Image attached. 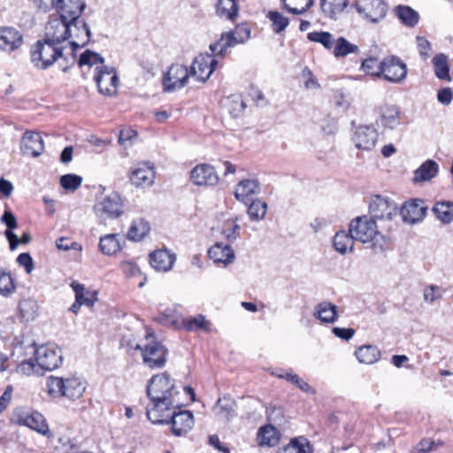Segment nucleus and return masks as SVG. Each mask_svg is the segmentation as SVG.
<instances>
[{"label": "nucleus", "mask_w": 453, "mask_h": 453, "mask_svg": "<svg viewBox=\"0 0 453 453\" xmlns=\"http://www.w3.org/2000/svg\"><path fill=\"white\" fill-rule=\"evenodd\" d=\"M398 211L395 201L380 195L373 196L369 204L370 218L375 221L378 219L386 223L385 226H381V228H386L388 231L394 228L392 222L397 217Z\"/></svg>", "instance_id": "f257e3e1"}, {"label": "nucleus", "mask_w": 453, "mask_h": 453, "mask_svg": "<svg viewBox=\"0 0 453 453\" xmlns=\"http://www.w3.org/2000/svg\"><path fill=\"white\" fill-rule=\"evenodd\" d=\"M48 392L52 396H65L70 400L79 399L86 387L78 378H60L50 376L47 380Z\"/></svg>", "instance_id": "f03ea898"}, {"label": "nucleus", "mask_w": 453, "mask_h": 453, "mask_svg": "<svg viewBox=\"0 0 453 453\" xmlns=\"http://www.w3.org/2000/svg\"><path fill=\"white\" fill-rule=\"evenodd\" d=\"M59 45L54 42L48 41L45 37L36 42L31 50V61L34 65L42 70H46L58 61L60 55Z\"/></svg>", "instance_id": "7ed1b4c3"}, {"label": "nucleus", "mask_w": 453, "mask_h": 453, "mask_svg": "<svg viewBox=\"0 0 453 453\" xmlns=\"http://www.w3.org/2000/svg\"><path fill=\"white\" fill-rule=\"evenodd\" d=\"M150 403L146 407V415L152 424H169V418L179 404L175 398L150 399Z\"/></svg>", "instance_id": "20e7f679"}, {"label": "nucleus", "mask_w": 453, "mask_h": 453, "mask_svg": "<svg viewBox=\"0 0 453 453\" xmlns=\"http://www.w3.org/2000/svg\"><path fill=\"white\" fill-rule=\"evenodd\" d=\"M250 36V29L246 25L237 26L234 31L222 34L220 39L210 45L216 56H225L228 48L245 42Z\"/></svg>", "instance_id": "39448f33"}, {"label": "nucleus", "mask_w": 453, "mask_h": 453, "mask_svg": "<svg viewBox=\"0 0 453 453\" xmlns=\"http://www.w3.org/2000/svg\"><path fill=\"white\" fill-rule=\"evenodd\" d=\"M146 391L149 399L155 400H158L159 397L175 398L179 395V391L167 372L152 376Z\"/></svg>", "instance_id": "423d86ee"}, {"label": "nucleus", "mask_w": 453, "mask_h": 453, "mask_svg": "<svg viewBox=\"0 0 453 453\" xmlns=\"http://www.w3.org/2000/svg\"><path fill=\"white\" fill-rule=\"evenodd\" d=\"M349 232L356 241L363 243L372 242L380 234L375 220L368 216H359L353 219L349 223Z\"/></svg>", "instance_id": "0eeeda50"}, {"label": "nucleus", "mask_w": 453, "mask_h": 453, "mask_svg": "<svg viewBox=\"0 0 453 453\" xmlns=\"http://www.w3.org/2000/svg\"><path fill=\"white\" fill-rule=\"evenodd\" d=\"M134 349H140L142 351L143 363L150 369L161 368L166 363L168 350L157 341H152L144 347L136 344Z\"/></svg>", "instance_id": "6e6552de"}, {"label": "nucleus", "mask_w": 453, "mask_h": 453, "mask_svg": "<svg viewBox=\"0 0 453 453\" xmlns=\"http://www.w3.org/2000/svg\"><path fill=\"white\" fill-rule=\"evenodd\" d=\"M72 25L69 20L58 15H51L45 26L44 37L59 45L70 39Z\"/></svg>", "instance_id": "1a4fd4ad"}, {"label": "nucleus", "mask_w": 453, "mask_h": 453, "mask_svg": "<svg viewBox=\"0 0 453 453\" xmlns=\"http://www.w3.org/2000/svg\"><path fill=\"white\" fill-rule=\"evenodd\" d=\"M35 361L42 371H52L58 368L63 361L61 349L52 344L42 345L35 349Z\"/></svg>", "instance_id": "9d476101"}, {"label": "nucleus", "mask_w": 453, "mask_h": 453, "mask_svg": "<svg viewBox=\"0 0 453 453\" xmlns=\"http://www.w3.org/2000/svg\"><path fill=\"white\" fill-rule=\"evenodd\" d=\"M190 73L186 65H172L163 77V88L165 92H173L185 87Z\"/></svg>", "instance_id": "9b49d317"}, {"label": "nucleus", "mask_w": 453, "mask_h": 453, "mask_svg": "<svg viewBox=\"0 0 453 453\" xmlns=\"http://www.w3.org/2000/svg\"><path fill=\"white\" fill-rule=\"evenodd\" d=\"M95 214L101 219H115L123 214V204L118 194H111L94 205Z\"/></svg>", "instance_id": "f8f14e48"}, {"label": "nucleus", "mask_w": 453, "mask_h": 453, "mask_svg": "<svg viewBox=\"0 0 453 453\" xmlns=\"http://www.w3.org/2000/svg\"><path fill=\"white\" fill-rule=\"evenodd\" d=\"M379 70L382 71L381 75H383L385 80L394 83L402 81L407 75V66L405 63L396 56L385 58L381 61V66Z\"/></svg>", "instance_id": "ddd939ff"}, {"label": "nucleus", "mask_w": 453, "mask_h": 453, "mask_svg": "<svg viewBox=\"0 0 453 453\" xmlns=\"http://www.w3.org/2000/svg\"><path fill=\"white\" fill-rule=\"evenodd\" d=\"M357 12L372 23L385 18L388 5L383 0H360L355 4Z\"/></svg>", "instance_id": "4468645a"}, {"label": "nucleus", "mask_w": 453, "mask_h": 453, "mask_svg": "<svg viewBox=\"0 0 453 453\" xmlns=\"http://www.w3.org/2000/svg\"><path fill=\"white\" fill-rule=\"evenodd\" d=\"M96 73L94 80L98 88V91L106 96L113 95L116 92L119 82V78L114 68L102 65L96 67Z\"/></svg>", "instance_id": "2eb2a0df"}, {"label": "nucleus", "mask_w": 453, "mask_h": 453, "mask_svg": "<svg viewBox=\"0 0 453 453\" xmlns=\"http://www.w3.org/2000/svg\"><path fill=\"white\" fill-rule=\"evenodd\" d=\"M427 211V206L422 199L415 198L405 202L399 213L403 222L416 224L424 219Z\"/></svg>", "instance_id": "dca6fc26"}, {"label": "nucleus", "mask_w": 453, "mask_h": 453, "mask_svg": "<svg viewBox=\"0 0 453 453\" xmlns=\"http://www.w3.org/2000/svg\"><path fill=\"white\" fill-rule=\"evenodd\" d=\"M190 180L196 186H215L219 178L214 166L200 164L191 170Z\"/></svg>", "instance_id": "f3484780"}, {"label": "nucleus", "mask_w": 453, "mask_h": 453, "mask_svg": "<svg viewBox=\"0 0 453 453\" xmlns=\"http://www.w3.org/2000/svg\"><path fill=\"white\" fill-rule=\"evenodd\" d=\"M378 135L377 129L372 126H360L356 129L352 141L357 149L371 150L376 145Z\"/></svg>", "instance_id": "a211bd4d"}, {"label": "nucleus", "mask_w": 453, "mask_h": 453, "mask_svg": "<svg viewBox=\"0 0 453 453\" xmlns=\"http://www.w3.org/2000/svg\"><path fill=\"white\" fill-rule=\"evenodd\" d=\"M85 7L83 0H58L56 3L58 16L78 24L81 23L80 17Z\"/></svg>", "instance_id": "6ab92c4d"}, {"label": "nucleus", "mask_w": 453, "mask_h": 453, "mask_svg": "<svg viewBox=\"0 0 453 453\" xmlns=\"http://www.w3.org/2000/svg\"><path fill=\"white\" fill-rule=\"evenodd\" d=\"M44 150V143L41 134L34 131H26L20 141V150L24 155L33 157H39Z\"/></svg>", "instance_id": "aec40b11"}, {"label": "nucleus", "mask_w": 453, "mask_h": 453, "mask_svg": "<svg viewBox=\"0 0 453 453\" xmlns=\"http://www.w3.org/2000/svg\"><path fill=\"white\" fill-rule=\"evenodd\" d=\"M169 423L172 424V433L176 436H182L186 434L194 426V416L189 411L175 410L173 411L169 418Z\"/></svg>", "instance_id": "412c9836"}, {"label": "nucleus", "mask_w": 453, "mask_h": 453, "mask_svg": "<svg viewBox=\"0 0 453 453\" xmlns=\"http://www.w3.org/2000/svg\"><path fill=\"white\" fill-rule=\"evenodd\" d=\"M211 55L200 54L192 62L190 67V76L194 77L196 81L205 82L212 74L211 65Z\"/></svg>", "instance_id": "4be33fe9"}, {"label": "nucleus", "mask_w": 453, "mask_h": 453, "mask_svg": "<svg viewBox=\"0 0 453 453\" xmlns=\"http://www.w3.org/2000/svg\"><path fill=\"white\" fill-rule=\"evenodd\" d=\"M130 180L136 187L151 186L155 180V171L153 166H150L146 163L140 165L132 171Z\"/></svg>", "instance_id": "5701e85b"}, {"label": "nucleus", "mask_w": 453, "mask_h": 453, "mask_svg": "<svg viewBox=\"0 0 453 453\" xmlns=\"http://www.w3.org/2000/svg\"><path fill=\"white\" fill-rule=\"evenodd\" d=\"M0 40L4 42V50L13 51L19 49L23 43V35L12 27H0Z\"/></svg>", "instance_id": "b1692460"}, {"label": "nucleus", "mask_w": 453, "mask_h": 453, "mask_svg": "<svg viewBox=\"0 0 453 453\" xmlns=\"http://www.w3.org/2000/svg\"><path fill=\"white\" fill-rule=\"evenodd\" d=\"M176 257L165 250H158L150 255V264L157 271L167 272L172 269Z\"/></svg>", "instance_id": "393cba45"}, {"label": "nucleus", "mask_w": 453, "mask_h": 453, "mask_svg": "<svg viewBox=\"0 0 453 453\" xmlns=\"http://www.w3.org/2000/svg\"><path fill=\"white\" fill-rule=\"evenodd\" d=\"M208 255L215 263H222L225 265L233 263L235 255L234 250L228 244L216 243L209 250Z\"/></svg>", "instance_id": "a878e982"}, {"label": "nucleus", "mask_w": 453, "mask_h": 453, "mask_svg": "<svg viewBox=\"0 0 453 453\" xmlns=\"http://www.w3.org/2000/svg\"><path fill=\"white\" fill-rule=\"evenodd\" d=\"M260 192V183L257 179L241 180L235 187L234 196L238 201L246 203L250 196Z\"/></svg>", "instance_id": "bb28decb"}, {"label": "nucleus", "mask_w": 453, "mask_h": 453, "mask_svg": "<svg viewBox=\"0 0 453 453\" xmlns=\"http://www.w3.org/2000/svg\"><path fill=\"white\" fill-rule=\"evenodd\" d=\"M68 43L70 45L69 51L66 52L65 50H67V47L62 45L60 49V55L57 61L59 68H61L65 73L76 63V51L79 49V42L70 41Z\"/></svg>", "instance_id": "cd10ccee"}, {"label": "nucleus", "mask_w": 453, "mask_h": 453, "mask_svg": "<svg viewBox=\"0 0 453 453\" xmlns=\"http://www.w3.org/2000/svg\"><path fill=\"white\" fill-rule=\"evenodd\" d=\"M213 411L219 418L229 421L236 415V403L230 397H220L218 399Z\"/></svg>", "instance_id": "c85d7f7f"}, {"label": "nucleus", "mask_w": 453, "mask_h": 453, "mask_svg": "<svg viewBox=\"0 0 453 453\" xmlns=\"http://www.w3.org/2000/svg\"><path fill=\"white\" fill-rule=\"evenodd\" d=\"M313 316L322 323H334L338 319L337 306L330 302H322L315 307Z\"/></svg>", "instance_id": "c756f323"}, {"label": "nucleus", "mask_w": 453, "mask_h": 453, "mask_svg": "<svg viewBox=\"0 0 453 453\" xmlns=\"http://www.w3.org/2000/svg\"><path fill=\"white\" fill-rule=\"evenodd\" d=\"M438 173L439 165L434 160L427 159L415 170L413 180L417 183L428 181L436 177Z\"/></svg>", "instance_id": "7c9ffc66"}, {"label": "nucleus", "mask_w": 453, "mask_h": 453, "mask_svg": "<svg viewBox=\"0 0 453 453\" xmlns=\"http://www.w3.org/2000/svg\"><path fill=\"white\" fill-rule=\"evenodd\" d=\"M19 423L42 434L48 430L44 417L38 411H31L24 414L19 418Z\"/></svg>", "instance_id": "2f4dec72"}, {"label": "nucleus", "mask_w": 453, "mask_h": 453, "mask_svg": "<svg viewBox=\"0 0 453 453\" xmlns=\"http://www.w3.org/2000/svg\"><path fill=\"white\" fill-rule=\"evenodd\" d=\"M80 21L81 23H77L72 20H69V25H72V31L70 35V38H73V41L81 40V43H79V49L85 47L90 41L91 38V31L88 24L80 18Z\"/></svg>", "instance_id": "473e14b6"}, {"label": "nucleus", "mask_w": 453, "mask_h": 453, "mask_svg": "<svg viewBox=\"0 0 453 453\" xmlns=\"http://www.w3.org/2000/svg\"><path fill=\"white\" fill-rule=\"evenodd\" d=\"M73 292L75 293V300L78 301L79 297L81 304L92 307L97 301V292L91 291L85 288V286L76 280H73L70 284Z\"/></svg>", "instance_id": "72a5a7b5"}, {"label": "nucleus", "mask_w": 453, "mask_h": 453, "mask_svg": "<svg viewBox=\"0 0 453 453\" xmlns=\"http://www.w3.org/2000/svg\"><path fill=\"white\" fill-rule=\"evenodd\" d=\"M150 231V223L142 218H138L132 221L127 237L131 241L139 242L147 236Z\"/></svg>", "instance_id": "f704fd0d"}, {"label": "nucleus", "mask_w": 453, "mask_h": 453, "mask_svg": "<svg viewBox=\"0 0 453 453\" xmlns=\"http://www.w3.org/2000/svg\"><path fill=\"white\" fill-rule=\"evenodd\" d=\"M356 240L352 237L349 232L339 231L337 232L333 240V245L336 251L341 254H346L348 251L353 250L354 242Z\"/></svg>", "instance_id": "c9c22d12"}, {"label": "nucleus", "mask_w": 453, "mask_h": 453, "mask_svg": "<svg viewBox=\"0 0 453 453\" xmlns=\"http://www.w3.org/2000/svg\"><path fill=\"white\" fill-rule=\"evenodd\" d=\"M117 234H109L100 238L99 250L107 256L116 254L121 250V242Z\"/></svg>", "instance_id": "e433bc0d"}, {"label": "nucleus", "mask_w": 453, "mask_h": 453, "mask_svg": "<svg viewBox=\"0 0 453 453\" xmlns=\"http://www.w3.org/2000/svg\"><path fill=\"white\" fill-rule=\"evenodd\" d=\"M355 355L360 363L372 365L380 359V351L376 346L365 345L358 348Z\"/></svg>", "instance_id": "4c0bfd02"}, {"label": "nucleus", "mask_w": 453, "mask_h": 453, "mask_svg": "<svg viewBox=\"0 0 453 453\" xmlns=\"http://www.w3.org/2000/svg\"><path fill=\"white\" fill-rule=\"evenodd\" d=\"M395 14L401 22L409 27H414L419 19L418 12L406 5H398L395 7Z\"/></svg>", "instance_id": "58836bf2"}, {"label": "nucleus", "mask_w": 453, "mask_h": 453, "mask_svg": "<svg viewBox=\"0 0 453 453\" xmlns=\"http://www.w3.org/2000/svg\"><path fill=\"white\" fill-rule=\"evenodd\" d=\"M348 4L349 0H320L322 12L331 19H336V16L342 13Z\"/></svg>", "instance_id": "ea45409f"}, {"label": "nucleus", "mask_w": 453, "mask_h": 453, "mask_svg": "<svg viewBox=\"0 0 453 453\" xmlns=\"http://www.w3.org/2000/svg\"><path fill=\"white\" fill-rule=\"evenodd\" d=\"M435 217L443 224H449L453 221V202H437L433 207Z\"/></svg>", "instance_id": "a19ab883"}, {"label": "nucleus", "mask_w": 453, "mask_h": 453, "mask_svg": "<svg viewBox=\"0 0 453 453\" xmlns=\"http://www.w3.org/2000/svg\"><path fill=\"white\" fill-rule=\"evenodd\" d=\"M216 8L217 14L226 19L234 20L238 14L237 0H218Z\"/></svg>", "instance_id": "79ce46f5"}, {"label": "nucleus", "mask_w": 453, "mask_h": 453, "mask_svg": "<svg viewBox=\"0 0 453 453\" xmlns=\"http://www.w3.org/2000/svg\"><path fill=\"white\" fill-rule=\"evenodd\" d=\"M433 65L435 76L440 80L451 81L448 57L443 53L436 54L433 58Z\"/></svg>", "instance_id": "37998d69"}, {"label": "nucleus", "mask_w": 453, "mask_h": 453, "mask_svg": "<svg viewBox=\"0 0 453 453\" xmlns=\"http://www.w3.org/2000/svg\"><path fill=\"white\" fill-rule=\"evenodd\" d=\"M17 289L15 279L10 272L0 268V295L8 297Z\"/></svg>", "instance_id": "c03bdc74"}, {"label": "nucleus", "mask_w": 453, "mask_h": 453, "mask_svg": "<svg viewBox=\"0 0 453 453\" xmlns=\"http://www.w3.org/2000/svg\"><path fill=\"white\" fill-rule=\"evenodd\" d=\"M283 449L288 453H313L310 441L303 436L291 439Z\"/></svg>", "instance_id": "a18cd8bd"}, {"label": "nucleus", "mask_w": 453, "mask_h": 453, "mask_svg": "<svg viewBox=\"0 0 453 453\" xmlns=\"http://www.w3.org/2000/svg\"><path fill=\"white\" fill-rule=\"evenodd\" d=\"M333 48L334 55L336 58L346 57L349 54L357 53L359 50L356 44L349 42L342 36L334 41Z\"/></svg>", "instance_id": "49530a36"}, {"label": "nucleus", "mask_w": 453, "mask_h": 453, "mask_svg": "<svg viewBox=\"0 0 453 453\" xmlns=\"http://www.w3.org/2000/svg\"><path fill=\"white\" fill-rule=\"evenodd\" d=\"M267 203L263 200H253L247 210L250 219L251 221H260L264 219L267 211Z\"/></svg>", "instance_id": "de8ad7c7"}, {"label": "nucleus", "mask_w": 453, "mask_h": 453, "mask_svg": "<svg viewBox=\"0 0 453 453\" xmlns=\"http://www.w3.org/2000/svg\"><path fill=\"white\" fill-rule=\"evenodd\" d=\"M400 111L395 106H388L383 111L380 119L385 127L395 128L399 124Z\"/></svg>", "instance_id": "09e8293b"}, {"label": "nucleus", "mask_w": 453, "mask_h": 453, "mask_svg": "<svg viewBox=\"0 0 453 453\" xmlns=\"http://www.w3.org/2000/svg\"><path fill=\"white\" fill-rule=\"evenodd\" d=\"M226 107L228 112L233 118H238L242 114L246 108V104L243 102L241 96L233 95L226 99Z\"/></svg>", "instance_id": "8fccbe9b"}, {"label": "nucleus", "mask_w": 453, "mask_h": 453, "mask_svg": "<svg viewBox=\"0 0 453 453\" xmlns=\"http://www.w3.org/2000/svg\"><path fill=\"white\" fill-rule=\"evenodd\" d=\"M307 38L311 42L322 44L326 50H331L334 47V39L329 32H311L307 35Z\"/></svg>", "instance_id": "3c124183"}, {"label": "nucleus", "mask_w": 453, "mask_h": 453, "mask_svg": "<svg viewBox=\"0 0 453 453\" xmlns=\"http://www.w3.org/2000/svg\"><path fill=\"white\" fill-rule=\"evenodd\" d=\"M267 18L272 22V27L274 33L280 34L288 26L289 20L277 11H270Z\"/></svg>", "instance_id": "603ef678"}, {"label": "nucleus", "mask_w": 453, "mask_h": 453, "mask_svg": "<svg viewBox=\"0 0 453 453\" xmlns=\"http://www.w3.org/2000/svg\"><path fill=\"white\" fill-rule=\"evenodd\" d=\"M182 326L187 331H196L198 329L209 330V323L203 315H197L193 318L184 319Z\"/></svg>", "instance_id": "864d4df0"}, {"label": "nucleus", "mask_w": 453, "mask_h": 453, "mask_svg": "<svg viewBox=\"0 0 453 453\" xmlns=\"http://www.w3.org/2000/svg\"><path fill=\"white\" fill-rule=\"evenodd\" d=\"M104 58L99 54L90 50H86L78 60L79 66H92L96 64H104Z\"/></svg>", "instance_id": "5fc2aeb1"}, {"label": "nucleus", "mask_w": 453, "mask_h": 453, "mask_svg": "<svg viewBox=\"0 0 453 453\" xmlns=\"http://www.w3.org/2000/svg\"><path fill=\"white\" fill-rule=\"evenodd\" d=\"M82 182V177L77 174L68 173L62 175L60 178V185L65 190L74 191Z\"/></svg>", "instance_id": "6e6d98bb"}, {"label": "nucleus", "mask_w": 453, "mask_h": 453, "mask_svg": "<svg viewBox=\"0 0 453 453\" xmlns=\"http://www.w3.org/2000/svg\"><path fill=\"white\" fill-rule=\"evenodd\" d=\"M381 62H378L376 58H368L365 59L361 64V69L365 72L367 74L380 77L381 72L380 69Z\"/></svg>", "instance_id": "4d7b16f0"}, {"label": "nucleus", "mask_w": 453, "mask_h": 453, "mask_svg": "<svg viewBox=\"0 0 453 453\" xmlns=\"http://www.w3.org/2000/svg\"><path fill=\"white\" fill-rule=\"evenodd\" d=\"M423 296L426 303L432 304L442 297L441 288L434 284L426 286L423 291Z\"/></svg>", "instance_id": "13d9d810"}, {"label": "nucleus", "mask_w": 453, "mask_h": 453, "mask_svg": "<svg viewBox=\"0 0 453 453\" xmlns=\"http://www.w3.org/2000/svg\"><path fill=\"white\" fill-rule=\"evenodd\" d=\"M274 434L275 430L273 426H265L259 428L257 436L262 445L272 446L277 441V438L274 437Z\"/></svg>", "instance_id": "bf43d9fd"}, {"label": "nucleus", "mask_w": 453, "mask_h": 453, "mask_svg": "<svg viewBox=\"0 0 453 453\" xmlns=\"http://www.w3.org/2000/svg\"><path fill=\"white\" fill-rule=\"evenodd\" d=\"M416 42L421 58L424 60L429 58L432 53L431 42L425 37L419 35L416 37Z\"/></svg>", "instance_id": "052dcab7"}, {"label": "nucleus", "mask_w": 453, "mask_h": 453, "mask_svg": "<svg viewBox=\"0 0 453 453\" xmlns=\"http://www.w3.org/2000/svg\"><path fill=\"white\" fill-rule=\"evenodd\" d=\"M267 418L269 421L278 425L284 422V411L281 406H271L266 409Z\"/></svg>", "instance_id": "680f3d73"}, {"label": "nucleus", "mask_w": 453, "mask_h": 453, "mask_svg": "<svg viewBox=\"0 0 453 453\" xmlns=\"http://www.w3.org/2000/svg\"><path fill=\"white\" fill-rule=\"evenodd\" d=\"M40 368L32 359L22 361L17 367L18 372L25 375H31L34 373H39Z\"/></svg>", "instance_id": "e2e57ef3"}, {"label": "nucleus", "mask_w": 453, "mask_h": 453, "mask_svg": "<svg viewBox=\"0 0 453 453\" xmlns=\"http://www.w3.org/2000/svg\"><path fill=\"white\" fill-rule=\"evenodd\" d=\"M17 263L23 266L27 273H30L34 269V261L29 253H21L17 257Z\"/></svg>", "instance_id": "0e129e2a"}, {"label": "nucleus", "mask_w": 453, "mask_h": 453, "mask_svg": "<svg viewBox=\"0 0 453 453\" xmlns=\"http://www.w3.org/2000/svg\"><path fill=\"white\" fill-rule=\"evenodd\" d=\"M437 100L443 105H449L453 100V91L450 88H443L437 92Z\"/></svg>", "instance_id": "69168bd1"}, {"label": "nucleus", "mask_w": 453, "mask_h": 453, "mask_svg": "<svg viewBox=\"0 0 453 453\" xmlns=\"http://www.w3.org/2000/svg\"><path fill=\"white\" fill-rule=\"evenodd\" d=\"M434 446L435 441L424 438L417 444L415 449L418 453H428L434 450Z\"/></svg>", "instance_id": "338daca9"}, {"label": "nucleus", "mask_w": 453, "mask_h": 453, "mask_svg": "<svg viewBox=\"0 0 453 453\" xmlns=\"http://www.w3.org/2000/svg\"><path fill=\"white\" fill-rule=\"evenodd\" d=\"M1 221L7 226L6 230L12 231L18 226L17 219L11 211H5L4 212L1 217Z\"/></svg>", "instance_id": "774afa93"}]
</instances>
